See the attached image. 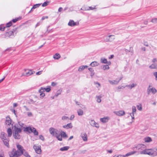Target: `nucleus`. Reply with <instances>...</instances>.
<instances>
[{
  "instance_id": "1",
  "label": "nucleus",
  "mask_w": 157,
  "mask_h": 157,
  "mask_svg": "<svg viewBox=\"0 0 157 157\" xmlns=\"http://www.w3.org/2000/svg\"><path fill=\"white\" fill-rule=\"evenodd\" d=\"M17 150L13 148L12 151L9 152V155L10 157H19L21 155L25 149L23 147L19 144L17 145Z\"/></svg>"
},
{
  "instance_id": "2",
  "label": "nucleus",
  "mask_w": 157,
  "mask_h": 157,
  "mask_svg": "<svg viewBox=\"0 0 157 157\" xmlns=\"http://www.w3.org/2000/svg\"><path fill=\"white\" fill-rule=\"evenodd\" d=\"M49 132L52 136L56 137L59 141L62 140V138L60 137V135L59 131L56 128L51 127L49 128Z\"/></svg>"
},
{
  "instance_id": "3",
  "label": "nucleus",
  "mask_w": 157,
  "mask_h": 157,
  "mask_svg": "<svg viewBox=\"0 0 157 157\" xmlns=\"http://www.w3.org/2000/svg\"><path fill=\"white\" fill-rule=\"evenodd\" d=\"M135 148L139 151L140 154L145 155L147 150L146 146L144 144H138L135 147Z\"/></svg>"
},
{
  "instance_id": "4",
  "label": "nucleus",
  "mask_w": 157,
  "mask_h": 157,
  "mask_svg": "<svg viewBox=\"0 0 157 157\" xmlns=\"http://www.w3.org/2000/svg\"><path fill=\"white\" fill-rule=\"evenodd\" d=\"M145 155H148L152 157H155L157 155V146L151 149H147Z\"/></svg>"
},
{
  "instance_id": "5",
  "label": "nucleus",
  "mask_w": 157,
  "mask_h": 157,
  "mask_svg": "<svg viewBox=\"0 0 157 157\" xmlns=\"http://www.w3.org/2000/svg\"><path fill=\"white\" fill-rule=\"evenodd\" d=\"M33 148L37 154H40L41 153V150L40 146H37L34 145L33 146Z\"/></svg>"
},
{
  "instance_id": "6",
  "label": "nucleus",
  "mask_w": 157,
  "mask_h": 157,
  "mask_svg": "<svg viewBox=\"0 0 157 157\" xmlns=\"http://www.w3.org/2000/svg\"><path fill=\"white\" fill-rule=\"evenodd\" d=\"M136 152V151H131L127 153L125 155H119L117 156L114 155L113 157H126L129 156L130 155L134 154Z\"/></svg>"
},
{
  "instance_id": "7",
  "label": "nucleus",
  "mask_w": 157,
  "mask_h": 157,
  "mask_svg": "<svg viewBox=\"0 0 157 157\" xmlns=\"http://www.w3.org/2000/svg\"><path fill=\"white\" fill-rule=\"evenodd\" d=\"M17 28H15V29H14L13 31H10L6 33L5 35V38H6L7 36L11 37V36L14 35V33L15 32Z\"/></svg>"
},
{
  "instance_id": "8",
  "label": "nucleus",
  "mask_w": 157,
  "mask_h": 157,
  "mask_svg": "<svg viewBox=\"0 0 157 157\" xmlns=\"http://www.w3.org/2000/svg\"><path fill=\"white\" fill-rule=\"evenodd\" d=\"M151 92L153 94H155L157 92V91L156 89L154 88H148L147 89V94L149 95Z\"/></svg>"
},
{
  "instance_id": "9",
  "label": "nucleus",
  "mask_w": 157,
  "mask_h": 157,
  "mask_svg": "<svg viewBox=\"0 0 157 157\" xmlns=\"http://www.w3.org/2000/svg\"><path fill=\"white\" fill-rule=\"evenodd\" d=\"M51 90L50 87L49 86L47 88H43L42 87L41 88V89L39 90V91L40 93H42L45 91L47 92H49Z\"/></svg>"
},
{
  "instance_id": "10",
  "label": "nucleus",
  "mask_w": 157,
  "mask_h": 157,
  "mask_svg": "<svg viewBox=\"0 0 157 157\" xmlns=\"http://www.w3.org/2000/svg\"><path fill=\"white\" fill-rule=\"evenodd\" d=\"M91 125L93 127H95L97 128H99V126L98 123H96L94 120H91L90 122Z\"/></svg>"
},
{
  "instance_id": "11",
  "label": "nucleus",
  "mask_w": 157,
  "mask_h": 157,
  "mask_svg": "<svg viewBox=\"0 0 157 157\" xmlns=\"http://www.w3.org/2000/svg\"><path fill=\"white\" fill-rule=\"evenodd\" d=\"M80 136L83 141H86L87 140V135L86 133L82 132L81 133Z\"/></svg>"
},
{
  "instance_id": "12",
  "label": "nucleus",
  "mask_w": 157,
  "mask_h": 157,
  "mask_svg": "<svg viewBox=\"0 0 157 157\" xmlns=\"http://www.w3.org/2000/svg\"><path fill=\"white\" fill-rule=\"evenodd\" d=\"M12 121L9 117L7 116L6 117L5 121V124L6 125H10L11 124Z\"/></svg>"
},
{
  "instance_id": "13",
  "label": "nucleus",
  "mask_w": 157,
  "mask_h": 157,
  "mask_svg": "<svg viewBox=\"0 0 157 157\" xmlns=\"http://www.w3.org/2000/svg\"><path fill=\"white\" fill-rule=\"evenodd\" d=\"M4 144L7 147L9 148L10 147L9 144V139L5 138L2 140Z\"/></svg>"
},
{
  "instance_id": "14",
  "label": "nucleus",
  "mask_w": 157,
  "mask_h": 157,
  "mask_svg": "<svg viewBox=\"0 0 157 157\" xmlns=\"http://www.w3.org/2000/svg\"><path fill=\"white\" fill-rule=\"evenodd\" d=\"M114 113L115 114L119 116H123L125 113L124 111L122 110H121L118 111H115L114 112Z\"/></svg>"
},
{
  "instance_id": "15",
  "label": "nucleus",
  "mask_w": 157,
  "mask_h": 157,
  "mask_svg": "<svg viewBox=\"0 0 157 157\" xmlns=\"http://www.w3.org/2000/svg\"><path fill=\"white\" fill-rule=\"evenodd\" d=\"M20 133L13 132V136L14 138L16 139H20L21 138V136L20 135Z\"/></svg>"
},
{
  "instance_id": "16",
  "label": "nucleus",
  "mask_w": 157,
  "mask_h": 157,
  "mask_svg": "<svg viewBox=\"0 0 157 157\" xmlns=\"http://www.w3.org/2000/svg\"><path fill=\"white\" fill-rule=\"evenodd\" d=\"M13 132H16V133H21L22 131V129L20 128L17 127L15 125L14 126Z\"/></svg>"
},
{
  "instance_id": "17",
  "label": "nucleus",
  "mask_w": 157,
  "mask_h": 157,
  "mask_svg": "<svg viewBox=\"0 0 157 157\" xmlns=\"http://www.w3.org/2000/svg\"><path fill=\"white\" fill-rule=\"evenodd\" d=\"M68 25L70 26H74L77 25L76 23L73 20H70L69 22Z\"/></svg>"
},
{
  "instance_id": "18",
  "label": "nucleus",
  "mask_w": 157,
  "mask_h": 157,
  "mask_svg": "<svg viewBox=\"0 0 157 157\" xmlns=\"http://www.w3.org/2000/svg\"><path fill=\"white\" fill-rule=\"evenodd\" d=\"M31 132H33L34 135L36 136H37L38 134V132L36 131V129L34 127H32V130L31 131Z\"/></svg>"
},
{
  "instance_id": "19",
  "label": "nucleus",
  "mask_w": 157,
  "mask_h": 157,
  "mask_svg": "<svg viewBox=\"0 0 157 157\" xmlns=\"http://www.w3.org/2000/svg\"><path fill=\"white\" fill-rule=\"evenodd\" d=\"M88 66L87 65L85 66H81L78 68V71H82L85 68H86L88 67Z\"/></svg>"
},
{
  "instance_id": "20",
  "label": "nucleus",
  "mask_w": 157,
  "mask_h": 157,
  "mask_svg": "<svg viewBox=\"0 0 157 157\" xmlns=\"http://www.w3.org/2000/svg\"><path fill=\"white\" fill-rule=\"evenodd\" d=\"M60 137H61L62 138V137L67 138V136L64 132L62 131L60 133Z\"/></svg>"
},
{
  "instance_id": "21",
  "label": "nucleus",
  "mask_w": 157,
  "mask_h": 157,
  "mask_svg": "<svg viewBox=\"0 0 157 157\" xmlns=\"http://www.w3.org/2000/svg\"><path fill=\"white\" fill-rule=\"evenodd\" d=\"M7 132L8 133V136L9 137H11L12 135V129L10 128H8L7 129Z\"/></svg>"
},
{
  "instance_id": "22",
  "label": "nucleus",
  "mask_w": 157,
  "mask_h": 157,
  "mask_svg": "<svg viewBox=\"0 0 157 157\" xmlns=\"http://www.w3.org/2000/svg\"><path fill=\"white\" fill-rule=\"evenodd\" d=\"M109 82L110 84L113 85H117L119 82V81H117V80L111 81L109 80Z\"/></svg>"
},
{
  "instance_id": "23",
  "label": "nucleus",
  "mask_w": 157,
  "mask_h": 157,
  "mask_svg": "<svg viewBox=\"0 0 157 157\" xmlns=\"http://www.w3.org/2000/svg\"><path fill=\"white\" fill-rule=\"evenodd\" d=\"M32 130V127H28L24 128V131L28 132L29 133H31V130Z\"/></svg>"
},
{
  "instance_id": "24",
  "label": "nucleus",
  "mask_w": 157,
  "mask_h": 157,
  "mask_svg": "<svg viewBox=\"0 0 157 157\" xmlns=\"http://www.w3.org/2000/svg\"><path fill=\"white\" fill-rule=\"evenodd\" d=\"M40 4H36L34 5L32 8L31 10H30V11L29 12V13H30L32 10L33 9H35L37 7H38L39 6H40Z\"/></svg>"
},
{
  "instance_id": "25",
  "label": "nucleus",
  "mask_w": 157,
  "mask_h": 157,
  "mask_svg": "<svg viewBox=\"0 0 157 157\" xmlns=\"http://www.w3.org/2000/svg\"><path fill=\"white\" fill-rule=\"evenodd\" d=\"M144 140L145 142L149 143L152 141V139L151 138L147 137L144 138Z\"/></svg>"
},
{
  "instance_id": "26",
  "label": "nucleus",
  "mask_w": 157,
  "mask_h": 157,
  "mask_svg": "<svg viewBox=\"0 0 157 157\" xmlns=\"http://www.w3.org/2000/svg\"><path fill=\"white\" fill-rule=\"evenodd\" d=\"M5 133L4 132H2L0 133V138L2 140L6 138V137H5Z\"/></svg>"
},
{
  "instance_id": "27",
  "label": "nucleus",
  "mask_w": 157,
  "mask_h": 157,
  "mask_svg": "<svg viewBox=\"0 0 157 157\" xmlns=\"http://www.w3.org/2000/svg\"><path fill=\"white\" fill-rule=\"evenodd\" d=\"M77 112L78 116H81L83 115V111L82 109H79L77 111Z\"/></svg>"
},
{
  "instance_id": "28",
  "label": "nucleus",
  "mask_w": 157,
  "mask_h": 157,
  "mask_svg": "<svg viewBox=\"0 0 157 157\" xmlns=\"http://www.w3.org/2000/svg\"><path fill=\"white\" fill-rule=\"evenodd\" d=\"M108 121V117H104L103 118H101L100 119V121L103 123H105L107 122Z\"/></svg>"
},
{
  "instance_id": "29",
  "label": "nucleus",
  "mask_w": 157,
  "mask_h": 157,
  "mask_svg": "<svg viewBox=\"0 0 157 157\" xmlns=\"http://www.w3.org/2000/svg\"><path fill=\"white\" fill-rule=\"evenodd\" d=\"M109 40V39L108 40L109 41V42H111L113 41V40L115 39V36L113 35H110L108 36Z\"/></svg>"
},
{
  "instance_id": "30",
  "label": "nucleus",
  "mask_w": 157,
  "mask_h": 157,
  "mask_svg": "<svg viewBox=\"0 0 157 157\" xmlns=\"http://www.w3.org/2000/svg\"><path fill=\"white\" fill-rule=\"evenodd\" d=\"M99 65V63L96 61H94L90 64V65L92 67H95Z\"/></svg>"
},
{
  "instance_id": "31",
  "label": "nucleus",
  "mask_w": 157,
  "mask_h": 157,
  "mask_svg": "<svg viewBox=\"0 0 157 157\" xmlns=\"http://www.w3.org/2000/svg\"><path fill=\"white\" fill-rule=\"evenodd\" d=\"M69 148V146H65L63 147H61L60 149V150L61 151H67Z\"/></svg>"
},
{
  "instance_id": "32",
  "label": "nucleus",
  "mask_w": 157,
  "mask_h": 157,
  "mask_svg": "<svg viewBox=\"0 0 157 157\" xmlns=\"http://www.w3.org/2000/svg\"><path fill=\"white\" fill-rule=\"evenodd\" d=\"M60 57V56L59 53H56L54 56L53 58L56 59H58Z\"/></svg>"
},
{
  "instance_id": "33",
  "label": "nucleus",
  "mask_w": 157,
  "mask_h": 157,
  "mask_svg": "<svg viewBox=\"0 0 157 157\" xmlns=\"http://www.w3.org/2000/svg\"><path fill=\"white\" fill-rule=\"evenodd\" d=\"M149 68L151 69L157 68V64L156 63L153 64L149 66Z\"/></svg>"
},
{
  "instance_id": "34",
  "label": "nucleus",
  "mask_w": 157,
  "mask_h": 157,
  "mask_svg": "<svg viewBox=\"0 0 157 157\" xmlns=\"http://www.w3.org/2000/svg\"><path fill=\"white\" fill-rule=\"evenodd\" d=\"M101 68L103 69L104 70H105L106 69H109V67L108 65H105L101 66Z\"/></svg>"
},
{
  "instance_id": "35",
  "label": "nucleus",
  "mask_w": 157,
  "mask_h": 157,
  "mask_svg": "<svg viewBox=\"0 0 157 157\" xmlns=\"http://www.w3.org/2000/svg\"><path fill=\"white\" fill-rule=\"evenodd\" d=\"M22 155H23L26 157H31L28 153L25 150L24 151Z\"/></svg>"
},
{
  "instance_id": "36",
  "label": "nucleus",
  "mask_w": 157,
  "mask_h": 157,
  "mask_svg": "<svg viewBox=\"0 0 157 157\" xmlns=\"http://www.w3.org/2000/svg\"><path fill=\"white\" fill-rule=\"evenodd\" d=\"M101 62L103 63H107V61L106 59L101 58Z\"/></svg>"
},
{
  "instance_id": "37",
  "label": "nucleus",
  "mask_w": 157,
  "mask_h": 157,
  "mask_svg": "<svg viewBox=\"0 0 157 157\" xmlns=\"http://www.w3.org/2000/svg\"><path fill=\"white\" fill-rule=\"evenodd\" d=\"M67 126V129L71 128H72L73 126L72 125L71 123H68L66 125Z\"/></svg>"
},
{
  "instance_id": "38",
  "label": "nucleus",
  "mask_w": 157,
  "mask_h": 157,
  "mask_svg": "<svg viewBox=\"0 0 157 157\" xmlns=\"http://www.w3.org/2000/svg\"><path fill=\"white\" fill-rule=\"evenodd\" d=\"M62 92V90L59 89L58 90L57 93L56 94L55 96L57 97L58 95L60 94Z\"/></svg>"
},
{
  "instance_id": "39",
  "label": "nucleus",
  "mask_w": 157,
  "mask_h": 157,
  "mask_svg": "<svg viewBox=\"0 0 157 157\" xmlns=\"http://www.w3.org/2000/svg\"><path fill=\"white\" fill-rule=\"evenodd\" d=\"M136 86V84H134L133 83L131 85H126L125 86L130 87V89H132V88L134 87L135 86Z\"/></svg>"
},
{
  "instance_id": "40",
  "label": "nucleus",
  "mask_w": 157,
  "mask_h": 157,
  "mask_svg": "<svg viewBox=\"0 0 157 157\" xmlns=\"http://www.w3.org/2000/svg\"><path fill=\"white\" fill-rule=\"evenodd\" d=\"M69 119V118L68 117L64 116H63L62 117V120L63 121H66Z\"/></svg>"
},
{
  "instance_id": "41",
  "label": "nucleus",
  "mask_w": 157,
  "mask_h": 157,
  "mask_svg": "<svg viewBox=\"0 0 157 157\" xmlns=\"http://www.w3.org/2000/svg\"><path fill=\"white\" fill-rule=\"evenodd\" d=\"M136 107L134 106H132V114H134V113H136Z\"/></svg>"
},
{
  "instance_id": "42",
  "label": "nucleus",
  "mask_w": 157,
  "mask_h": 157,
  "mask_svg": "<svg viewBox=\"0 0 157 157\" xmlns=\"http://www.w3.org/2000/svg\"><path fill=\"white\" fill-rule=\"evenodd\" d=\"M126 86H119L117 88V90L118 91H120V89H123Z\"/></svg>"
},
{
  "instance_id": "43",
  "label": "nucleus",
  "mask_w": 157,
  "mask_h": 157,
  "mask_svg": "<svg viewBox=\"0 0 157 157\" xmlns=\"http://www.w3.org/2000/svg\"><path fill=\"white\" fill-rule=\"evenodd\" d=\"M12 21H10L6 24V27H10L12 25Z\"/></svg>"
},
{
  "instance_id": "44",
  "label": "nucleus",
  "mask_w": 157,
  "mask_h": 157,
  "mask_svg": "<svg viewBox=\"0 0 157 157\" xmlns=\"http://www.w3.org/2000/svg\"><path fill=\"white\" fill-rule=\"evenodd\" d=\"M151 22L154 23L156 24L157 23V18L152 19L151 20Z\"/></svg>"
},
{
  "instance_id": "45",
  "label": "nucleus",
  "mask_w": 157,
  "mask_h": 157,
  "mask_svg": "<svg viewBox=\"0 0 157 157\" xmlns=\"http://www.w3.org/2000/svg\"><path fill=\"white\" fill-rule=\"evenodd\" d=\"M49 3V1H46L45 2H44L42 5V6H43V7H44V6H47L48 4V3Z\"/></svg>"
},
{
  "instance_id": "46",
  "label": "nucleus",
  "mask_w": 157,
  "mask_h": 157,
  "mask_svg": "<svg viewBox=\"0 0 157 157\" xmlns=\"http://www.w3.org/2000/svg\"><path fill=\"white\" fill-rule=\"evenodd\" d=\"M36 101L33 100L32 99H30L29 100L28 103L29 104H33Z\"/></svg>"
},
{
  "instance_id": "47",
  "label": "nucleus",
  "mask_w": 157,
  "mask_h": 157,
  "mask_svg": "<svg viewBox=\"0 0 157 157\" xmlns=\"http://www.w3.org/2000/svg\"><path fill=\"white\" fill-rule=\"evenodd\" d=\"M137 108L140 111H141L142 110V107L141 105L140 104L139 105H137Z\"/></svg>"
},
{
  "instance_id": "48",
  "label": "nucleus",
  "mask_w": 157,
  "mask_h": 157,
  "mask_svg": "<svg viewBox=\"0 0 157 157\" xmlns=\"http://www.w3.org/2000/svg\"><path fill=\"white\" fill-rule=\"evenodd\" d=\"M95 9V6L94 7H93L91 6H90L88 7V8H87L86 9H85L86 10H93L94 9Z\"/></svg>"
},
{
  "instance_id": "49",
  "label": "nucleus",
  "mask_w": 157,
  "mask_h": 157,
  "mask_svg": "<svg viewBox=\"0 0 157 157\" xmlns=\"http://www.w3.org/2000/svg\"><path fill=\"white\" fill-rule=\"evenodd\" d=\"M131 48V47H130V50H129L127 49H125V52L126 53H128V52H131L132 53L133 52V50L131 51V50H130Z\"/></svg>"
},
{
  "instance_id": "50",
  "label": "nucleus",
  "mask_w": 157,
  "mask_h": 157,
  "mask_svg": "<svg viewBox=\"0 0 157 157\" xmlns=\"http://www.w3.org/2000/svg\"><path fill=\"white\" fill-rule=\"evenodd\" d=\"M18 123L19 125L21 127H23L24 128H25L24 126H25V125L24 124L21 123V122H18Z\"/></svg>"
},
{
  "instance_id": "51",
  "label": "nucleus",
  "mask_w": 157,
  "mask_h": 157,
  "mask_svg": "<svg viewBox=\"0 0 157 157\" xmlns=\"http://www.w3.org/2000/svg\"><path fill=\"white\" fill-rule=\"evenodd\" d=\"M39 138L42 141H44V136L42 135H40L39 136Z\"/></svg>"
},
{
  "instance_id": "52",
  "label": "nucleus",
  "mask_w": 157,
  "mask_h": 157,
  "mask_svg": "<svg viewBox=\"0 0 157 157\" xmlns=\"http://www.w3.org/2000/svg\"><path fill=\"white\" fill-rule=\"evenodd\" d=\"M97 101L98 103H100L101 102V97H97Z\"/></svg>"
},
{
  "instance_id": "53",
  "label": "nucleus",
  "mask_w": 157,
  "mask_h": 157,
  "mask_svg": "<svg viewBox=\"0 0 157 157\" xmlns=\"http://www.w3.org/2000/svg\"><path fill=\"white\" fill-rule=\"evenodd\" d=\"M153 75L155 77V80L157 81V72L154 73Z\"/></svg>"
},
{
  "instance_id": "54",
  "label": "nucleus",
  "mask_w": 157,
  "mask_h": 157,
  "mask_svg": "<svg viewBox=\"0 0 157 157\" xmlns=\"http://www.w3.org/2000/svg\"><path fill=\"white\" fill-rule=\"evenodd\" d=\"M31 72V71H29L28 72H26V75H27V76H29V75H31L32 73Z\"/></svg>"
},
{
  "instance_id": "55",
  "label": "nucleus",
  "mask_w": 157,
  "mask_h": 157,
  "mask_svg": "<svg viewBox=\"0 0 157 157\" xmlns=\"http://www.w3.org/2000/svg\"><path fill=\"white\" fill-rule=\"evenodd\" d=\"M18 20V18H16L15 19H13L12 20V21L13 23H15L17 22Z\"/></svg>"
},
{
  "instance_id": "56",
  "label": "nucleus",
  "mask_w": 157,
  "mask_h": 157,
  "mask_svg": "<svg viewBox=\"0 0 157 157\" xmlns=\"http://www.w3.org/2000/svg\"><path fill=\"white\" fill-rule=\"evenodd\" d=\"M41 93L40 94V96L42 98L44 97V96L45 95V94L44 93H43V92H42V93Z\"/></svg>"
},
{
  "instance_id": "57",
  "label": "nucleus",
  "mask_w": 157,
  "mask_h": 157,
  "mask_svg": "<svg viewBox=\"0 0 157 157\" xmlns=\"http://www.w3.org/2000/svg\"><path fill=\"white\" fill-rule=\"evenodd\" d=\"M75 116L74 115H72L70 117V120H71L73 119L74 118Z\"/></svg>"
},
{
  "instance_id": "58",
  "label": "nucleus",
  "mask_w": 157,
  "mask_h": 157,
  "mask_svg": "<svg viewBox=\"0 0 157 157\" xmlns=\"http://www.w3.org/2000/svg\"><path fill=\"white\" fill-rule=\"evenodd\" d=\"M42 71H40L38 72H37L36 73V75H41V72Z\"/></svg>"
},
{
  "instance_id": "59",
  "label": "nucleus",
  "mask_w": 157,
  "mask_h": 157,
  "mask_svg": "<svg viewBox=\"0 0 157 157\" xmlns=\"http://www.w3.org/2000/svg\"><path fill=\"white\" fill-rule=\"evenodd\" d=\"M48 18V16H45V17L43 16V17H42L41 20H44L45 19H47V18Z\"/></svg>"
},
{
  "instance_id": "60",
  "label": "nucleus",
  "mask_w": 157,
  "mask_h": 157,
  "mask_svg": "<svg viewBox=\"0 0 157 157\" xmlns=\"http://www.w3.org/2000/svg\"><path fill=\"white\" fill-rule=\"evenodd\" d=\"M6 27H4L3 28L1 27L0 28V30L2 31H4Z\"/></svg>"
},
{
  "instance_id": "61",
  "label": "nucleus",
  "mask_w": 157,
  "mask_h": 157,
  "mask_svg": "<svg viewBox=\"0 0 157 157\" xmlns=\"http://www.w3.org/2000/svg\"><path fill=\"white\" fill-rule=\"evenodd\" d=\"M144 45L146 46H148V43L147 42H144Z\"/></svg>"
},
{
  "instance_id": "62",
  "label": "nucleus",
  "mask_w": 157,
  "mask_h": 157,
  "mask_svg": "<svg viewBox=\"0 0 157 157\" xmlns=\"http://www.w3.org/2000/svg\"><path fill=\"white\" fill-rule=\"evenodd\" d=\"M27 115L28 116L30 117L32 115V114L31 112H28Z\"/></svg>"
},
{
  "instance_id": "63",
  "label": "nucleus",
  "mask_w": 157,
  "mask_h": 157,
  "mask_svg": "<svg viewBox=\"0 0 157 157\" xmlns=\"http://www.w3.org/2000/svg\"><path fill=\"white\" fill-rule=\"evenodd\" d=\"M88 69L90 72H94V70L93 68H90Z\"/></svg>"
},
{
  "instance_id": "64",
  "label": "nucleus",
  "mask_w": 157,
  "mask_h": 157,
  "mask_svg": "<svg viewBox=\"0 0 157 157\" xmlns=\"http://www.w3.org/2000/svg\"><path fill=\"white\" fill-rule=\"evenodd\" d=\"M56 83H55L54 82H52V83L51 85L52 86H56Z\"/></svg>"
}]
</instances>
